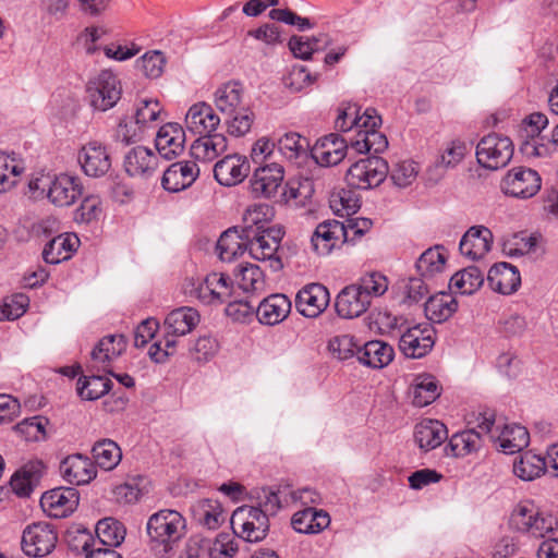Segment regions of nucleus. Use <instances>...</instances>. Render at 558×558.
Instances as JSON below:
<instances>
[{
	"label": "nucleus",
	"instance_id": "31",
	"mask_svg": "<svg viewBox=\"0 0 558 558\" xmlns=\"http://www.w3.org/2000/svg\"><path fill=\"white\" fill-rule=\"evenodd\" d=\"M493 441L505 453L511 454L521 451L530 442L527 429L517 423H507L497 425Z\"/></svg>",
	"mask_w": 558,
	"mask_h": 558
},
{
	"label": "nucleus",
	"instance_id": "37",
	"mask_svg": "<svg viewBox=\"0 0 558 558\" xmlns=\"http://www.w3.org/2000/svg\"><path fill=\"white\" fill-rule=\"evenodd\" d=\"M192 513L199 525L213 531L219 529L227 519V511L221 502L213 498L197 500L192 506Z\"/></svg>",
	"mask_w": 558,
	"mask_h": 558
},
{
	"label": "nucleus",
	"instance_id": "2",
	"mask_svg": "<svg viewBox=\"0 0 558 558\" xmlns=\"http://www.w3.org/2000/svg\"><path fill=\"white\" fill-rule=\"evenodd\" d=\"M509 524L517 532L544 538L558 529V518L553 512L539 508L532 500H522L513 507Z\"/></svg>",
	"mask_w": 558,
	"mask_h": 558
},
{
	"label": "nucleus",
	"instance_id": "35",
	"mask_svg": "<svg viewBox=\"0 0 558 558\" xmlns=\"http://www.w3.org/2000/svg\"><path fill=\"white\" fill-rule=\"evenodd\" d=\"M330 524L329 514L315 507H306L296 511L291 518V525L296 533L318 534Z\"/></svg>",
	"mask_w": 558,
	"mask_h": 558
},
{
	"label": "nucleus",
	"instance_id": "25",
	"mask_svg": "<svg viewBox=\"0 0 558 558\" xmlns=\"http://www.w3.org/2000/svg\"><path fill=\"white\" fill-rule=\"evenodd\" d=\"M199 175V168L193 160L179 161L170 165L161 179L162 187L177 193L190 187Z\"/></svg>",
	"mask_w": 558,
	"mask_h": 558
},
{
	"label": "nucleus",
	"instance_id": "60",
	"mask_svg": "<svg viewBox=\"0 0 558 558\" xmlns=\"http://www.w3.org/2000/svg\"><path fill=\"white\" fill-rule=\"evenodd\" d=\"M110 379L105 376H84L78 379L77 392L83 400H97L110 390Z\"/></svg>",
	"mask_w": 558,
	"mask_h": 558
},
{
	"label": "nucleus",
	"instance_id": "58",
	"mask_svg": "<svg viewBox=\"0 0 558 558\" xmlns=\"http://www.w3.org/2000/svg\"><path fill=\"white\" fill-rule=\"evenodd\" d=\"M162 112V106L157 98L143 97L135 104L134 120L144 130L154 126Z\"/></svg>",
	"mask_w": 558,
	"mask_h": 558
},
{
	"label": "nucleus",
	"instance_id": "44",
	"mask_svg": "<svg viewBox=\"0 0 558 558\" xmlns=\"http://www.w3.org/2000/svg\"><path fill=\"white\" fill-rule=\"evenodd\" d=\"M41 477V464L29 462L15 471L10 481L13 493L20 497L29 496Z\"/></svg>",
	"mask_w": 558,
	"mask_h": 558
},
{
	"label": "nucleus",
	"instance_id": "62",
	"mask_svg": "<svg viewBox=\"0 0 558 558\" xmlns=\"http://www.w3.org/2000/svg\"><path fill=\"white\" fill-rule=\"evenodd\" d=\"M558 150V144L554 142V133L551 138L547 140L543 136L532 140H525L521 143V151L526 158H549Z\"/></svg>",
	"mask_w": 558,
	"mask_h": 558
},
{
	"label": "nucleus",
	"instance_id": "57",
	"mask_svg": "<svg viewBox=\"0 0 558 558\" xmlns=\"http://www.w3.org/2000/svg\"><path fill=\"white\" fill-rule=\"evenodd\" d=\"M354 284L366 296L367 301L384 295L389 287L388 278L379 271H369L362 275Z\"/></svg>",
	"mask_w": 558,
	"mask_h": 558
},
{
	"label": "nucleus",
	"instance_id": "38",
	"mask_svg": "<svg viewBox=\"0 0 558 558\" xmlns=\"http://www.w3.org/2000/svg\"><path fill=\"white\" fill-rule=\"evenodd\" d=\"M378 128L371 126L368 123L362 125L355 134L349 137L351 147L359 154L383 153L388 146V141Z\"/></svg>",
	"mask_w": 558,
	"mask_h": 558
},
{
	"label": "nucleus",
	"instance_id": "42",
	"mask_svg": "<svg viewBox=\"0 0 558 558\" xmlns=\"http://www.w3.org/2000/svg\"><path fill=\"white\" fill-rule=\"evenodd\" d=\"M458 310V302L451 293L439 292L428 298L424 312L429 322L444 323Z\"/></svg>",
	"mask_w": 558,
	"mask_h": 558
},
{
	"label": "nucleus",
	"instance_id": "30",
	"mask_svg": "<svg viewBox=\"0 0 558 558\" xmlns=\"http://www.w3.org/2000/svg\"><path fill=\"white\" fill-rule=\"evenodd\" d=\"M371 302L366 300L359 288L351 283L340 290L336 298V312L341 318L352 319L364 314Z\"/></svg>",
	"mask_w": 558,
	"mask_h": 558
},
{
	"label": "nucleus",
	"instance_id": "54",
	"mask_svg": "<svg viewBox=\"0 0 558 558\" xmlns=\"http://www.w3.org/2000/svg\"><path fill=\"white\" fill-rule=\"evenodd\" d=\"M252 499L256 501L255 508H260L266 515L276 514L283 506L289 505L287 495L282 490H276L270 487L254 489L251 493Z\"/></svg>",
	"mask_w": 558,
	"mask_h": 558
},
{
	"label": "nucleus",
	"instance_id": "7",
	"mask_svg": "<svg viewBox=\"0 0 558 558\" xmlns=\"http://www.w3.org/2000/svg\"><path fill=\"white\" fill-rule=\"evenodd\" d=\"M86 93L96 110L106 111L121 98L122 86L113 72H99L88 81Z\"/></svg>",
	"mask_w": 558,
	"mask_h": 558
},
{
	"label": "nucleus",
	"instance_id": "16",
	"mask_svg": "<svg viewBox=\"0 0 558 558\" xmlns=\"http://www.w3.org/2000/svg\"><path fill=\"white\" fill-rule=\"evenodd\" d=\"M80 494L73 487H57L46 492L40 499V505L49 517L66 518L77 508Z\"/></svg>",
	"mask_w": 558,
	"mask_h": 558
},
{
	"label": "nucleus",
	"instance_id": "61",
	"mask_svg": "<svg viewBox=\"0 0 558 558\" xmlns=\"http://www.w3.org/2000/svg\"><path fill=\"white\" fill-rule=\"evenodd\" d=\"M49 420L41 415L24 418L15 426V430L26 441H43L47 438Z\"/></svg>",
	"mask_w": 558,
	"mask_h": 558
},
{
	"label": "nucleus",
	"instance_id": "17",
	"mask_svg": "<svg viewBox=\"0 0 558 558\" xmlns=\"http://www.w3.org/2000/svg\"><path fill=\"white\" fill-rule=\"evenodd\" d=\"M77 160L83 172L92 178H100L111 168V157L107 147L97 141H90L83 145Z\"/></svg>",
	"mask_w": 558,
	"mask_h": 558
},
{
	"label": "nucleus",
	"instance_id": "33",
	"mask_svg": "<svg viewBox=\"0 0 558 558\" xmlns=\"http://www.w3.org/2000/svg\"><path fill=\"white\" fill-rule=\"evenodd\" d=\"M291 312V301L281 293H275L265 298L256 308L259 323L275 326L283 322Z\"/></svg>",
	"mask_w": 558,
	"mask_h": 558
},
{
	"label": "nucleus",
	"instance_id": "3",
	"mask_svg": "<svg viewBox=\"0 0 558 558\" xmlns=\"http://www.w3.org/2000/svg\"><path fill=\"white\" fill-rule=\"evenodd\" d=\"M183 291L204 305L219 306L232 299L233 281L225 272L213 271L202 279H186Z\"/></svg>",
	"mask_w": 558,
	"mask_h": 558
},
{
	"label": "nucleus",
	"instance_id": "10",
	"mask_svg": "<svg viewBox=\"0 0 558 558\" xmlns=\"http://www.w3.org/2000/svg\"><path fill=\"white\" fill-rule=\"evenodd\" d=\"M542 179L537 171L514 167L510 169L501 182V190L506 195L517 198L533 197L541 189Z\"/></svg>",
	"mask_w": 558,
	"mask_h": 558
},
{
	"label": "nucleus",
	"instance_id": "41",
	"mask_svg": "<svg viewBox=\"0 0 558 558\" xmlns=\"http://www.w3.org/2000/svg\"><path fill=\"white\" fill-rule=\"evenodd\" d=\"M395 356L393 348L380 340H373L361 347L357 360L365 366L383 368L387 366Z\"/></svg>",
	"mask_w": 558,
	"mask_h": 558
},
{
	"label": "nucleus",
	"instance_id": "52",
	"mask_svg": "<svg viewBox=\"0 0 558 558\" xmlns=\"http://www.w3.org/2000/svg\"><path fill=\"white\" fill-rule=\"evenodd\" d=\"M234 276L239 288L244 292H262L266 287L265 275L255 264L239 265Z\"/></svg>",
	"mask_w": 558,
	"mask_h": 558
},
{
	"label": "nucleus",
	"instance_id": "9",
	"mask_svg": "<svg viewBox=\"0 0 558 558\" xmlns=\"http://www.w3.org/2000/svg\"><path fill=\"white\" fill-rule=\"evenodd\" d=\"M283 236L280 227L268 228L264 232H255L250 238H245L247 242V251L256 260H269L270 266L277 270L282 267L277 252Z\"/></svg>",
	"mask_w": 558,
	"mask_h": 558
},
{
	"label": "nucleus",
	"instance_id": "14",
	"mask_svg": "<svg viewBox=\"0 0 558 558\" xmlns=\"http://www.w3.org/2000/svg\"><path fill=\"white\" fill-rule=\"evenodd\" d=\"M345 243L343 222L325 220L318 223L311 236L312 250L319 256H327Z\"/></svg>",
	"mask_w": 558,
	"mask_h": 558
},
{
	"label": "nucleus",
	"instance_id": "21",
	"mask_svg": "<svg viewBox=\"0 0 558 558\" xmlns=\"http://www.w3.org/2000/svg\"><path fill=\"white\" fill-rule=\"evenodd\" d=\"M348 141L338 134H329L319 138L311 150L313 159L322 167L340 163L347 156Z\"/></svg>",
	"mask_w": 558,
	"mask_h": 558
},
{
	"label": "nucleus",
	"instance_id": "47",
	"mask_svg": "<svg viewBox=\"0 0 558 558\" xmlns=\"http://www.w3.org/2000/svg\"><path fill=\"white\" fill-rule=\"evenodd\" d=\"M94 464L105 471L113 470L122 459V451L118 444L111 439H101L92 448Z\"/></svg>",
	"mask_w": 558,
	"mask_h": 558
},
{
	"label": "nucleus",
	"instance_id": "34",
	"mask_svg": "<svg viewBox=\"0 0 558 558\" xmlns=\"http://www.w3.org/2000/svg\"><path fill=\"white\" fill-rule=\"evenodd\" d=\"M447 259L448 254L442 245L429 247L417 258L416 272L425 280L437 279L446 271Z\"/></svg>",
	"mask_w": 558,
	"mask_h": 558
},
{
	"label": "nucleus",
	"instance_id": "28",
	"mask_svg": "<svg viewBox=\"0 0 558 558\" xmlns=\"http://www.w3.org/2000/svg\"><path fill=\"white\" fill-rule=\"evenodd\" d=\"M185 132L183 128L175 122L163 124L157 132L155 147L158 154L167 159L178 157L184 150Z\"/></svg>",
	"mask_w": 558,
	"mask_h": 558
},
{
	"label": "nucleus",
	"instance_id": "53",
	"mask_svg": "<svg viewBox=\"0 0 558 558\" xmlns=\"http://www.w3.org/2000/svg\"><path fill=\"white\" fill-rule=\"evenodd\" d=\"M480 447V433L475 429H466L450 437L446 451L448 456L460 458L476 451Z\"/></svg>",
	"mask_w": 558,
	"mask_h": 558
},
{
	"label": "nucleus",
	"instance_id": "50",
	"mask_svg": "<svg viewBox=\"0 0 558 558\" xmlns=\"http://www.w3.org/2000/svg\"><path fill=\"white\" fill-rule=\"evenodd\" d=\"M243 88L238 82H229L220 86L215 93V105L225 114L239 111L242 102Z\"/></svg>",
	"mask_w": 558,
	"mask_h": 558
},
{
	"label": "nucleus",
	"instance_id": "49",
	"mask_svg": "<svg viewBox=\"0 0 558 558\" xmlns=\"http://www.w3.org/2000/svg\"><path fill=\"white\" fill-rule=\"evenodd\" d=\"M484 282V274L475 266L466 267L450 278V289L460 294H473Z\"/></svg>",
	"mask_w": 558,
	"mask_h": 558
},
{
	"label": "nucleus",
	"instance_id": "1",
	"mask_svg": "<svg viewBox=\"0 0 558 558\" xmlns=\"http://www.w3.org/2000/svg\"><path fill=\"white\" fill-rule=\"evenodd\" d=\"M146 533L151 550L166 556L185 537L186 519L177 510L161 509L148 517Z\"/></svg>",
	"mask_w": 558,
	"mask_h": 558
},
{
	"label": "nucleus",
	"instance_id": "48",
	"mask_svg": "<svg viewBox=\"0 0 558 558\" xmlns=\"http://www.w3.org/2000/svg\"><path fill=\"white\" fill-rule=\"evenodd\" d=\"M546 470L545 459L531 451H526L513 462V473L522 481H534Z\"/></svg>",
	"mask_w": 558,
	"mask_h": 558
},
{
	"label": "nucleus",
	"instance_id": "8",
	"mask_svg": "<svg viewBox=\"0 0 558 558\" xmlns=\"http://www.w3.org/2000/svg\"><path fill=\"white\" fill-rule=\"evenodd\" d=\"M436 330L429 323L407 327L400 335L399 349L410 359H422L434 348Z\"/></svg>",
	"mask_w": 558,
	"mask_h": 558
},
{
	"label": "nucleus",
	"instance_id": "39",
	"mask_svg": "<svg viewBox=\"0 0 558 558\" xmlns=\"http://www.w3.org/2000/svg\"><path fill=\"white\" fill-rule=\"evenodd\" d=\"M228 141L221 133H209L199 135L191 146V154L194 159L209 162L227 150Z\"/></svg>",
	"mask_w": 558,
	"mask_h": 558
},
{
	"label": "nucleus",
	"instance_id": "32",
	"mask_svg": "<svg viewBox=\"0 0 558 558\" xmlns=\"http://www.w3.org/2000/svg\"><path fill=\"white\" fill-rule=\"evenodd\" d=\"M447 437V427L438 420L423 418L414 427V441L425 452L439 447Z\"/></svg>",
	"mask_w": 558,
	"mask_h": 558
},
{
	"label": "nucleus",
	"instance_id": "6",
	"mask_svg": "<svg viewBox=\"0 0 558 558\" xmlns=\"http://www.w3.org/2000/svg\"><path fill=\"white\" fill-rule=\"evenodd\" d=\"M388 173L387 162L377 156H371L354 162L345 173L349 186L369 190L384 182Z\"/></svg>",
	"mask_w": 558,
	"mask_h": 558
},
{
	"label": "nucleus",
	"instance_id": "5",
	"mask_svg": "<svg viewBox=\"0 0 558 558\" xmlns=\"http://www.w3.org/2000/svg\"><path fill=\"white\" fill-rule=\"evenodd\" d=\"M513 156V144L508 136L492 133L484 136L476 146L477 162L489 170L506 167Z\"/></svg>",
	"mask_w": 558,
	"mask_h": 558
},
{
	"label": "nucleus",
	"instance_id": "23",
	"mask_svg": "<svg viewBox=\"0 0 558 558\" xmlns=\"http://www.w3.org/2000/svg\"><path fill=\"white\" fill-rule=\"evenodd\" d=\"M126 349L123 335H109L99 340L90 353L92 366L105 373H111V363Z\"/></svg>",
	"mask_w": 558,
	"mask_h": 558
},
{
	"label": "nucleus",
	"instance_id": "27",
	"mask_svg": "<svg viewBox=\"0 0 558 558\" xmlns=\"http://www.w3.org/2000/svg\"><path fill=\"white\" fill-rule=\"evenodd\" d=\"M492 244V231L484 226H473L461 238L459 250L469 259L478 260L490 251Z\"/></svg>",
	"mask_w": 558,
	"mask_h": 558
},
{
	"label": "nucleus",
	"instance_id": "36",
	"mask_svg": "<svg viewBox=\"0 0 558 558\" xmlns=\"http://www.w3.org/2000/svg\"><path fill=\"white\" fill-rule=\"evenodd\" d=\"M80 246V239L75 233H61L52 238L43 250L46 263L57 265L70 259Z\"/></svg>",
	"mask_w": 558,
	"mask_h": 558
},
{
	"label": "nucleus",
	"instance_id": "59",
	"mask_svg": "<svg viewBox=\"0 0 558 558\" xmlns=\"http://www.w3.org/2000/svg\"><path fill=\"white\" fill-rule=\"evenodd\" d=\"M328 350L331 355L339 361H348L354 356L357 357L361 351V344L356 341L354 336L343 333L329 339Z\"/></svg>",
	"mask_w": 558,
	"mask_h": 558
},
{
	"label": "nucleus",
	"instance_id": "56",
	"mask_svg": "<svg viewBox=\"0 0 558 558\" xmlns=\"http://www.w3.org/2000/svg\"><path fill=\"white\" fill-rule=\"evenodd\" d=\"M204 544L209 558H234L239 551L234 533L221 532L214 538H205Z\"/></svg>",
	"mask_w": 558,
	"mask_h": 558
},
{
	"label": "nucleus",
	"instance_id": "13",
	"mask_svg": "<svg viewBox=\"0 0 558 558\" xmlns=\"http://www.w3.org/2000/svg\"><path fill=\"white\" fill-rule=\"evenodd\" d=\"M199 319L198 312L190 306H182L171 311L163 322L166 347L174 348L177 338L190 333L198 325Z\"/></svg>",
	"mask_w": 558,
	"mask_h": 558
},
{
	"label": "nucleus",
	"instance_id": "46",
	"mask_svg": "<svg viewBox=\"0 0 558 558\" xmlns=\"http://www.w3.org/2000/svg\"><path fill=\"white\" fill-rule=\"evenodd\" d=\"M280 154L289 161L298 162L307 157L310 143L296 132H286L277 138Z\"/></svg>",
	"mask_w": 558,
	"mask_h": 558
},
{
	"label": "nucleus",
	"instance_id": "29",
	"mask_svg": "<svg viewBox=\"0 0 558 558\" xmlns=\"http://www.w3.org/2000/svg\"><path fill=\"white\" fill-rule=\"evenodd\" d=\"M487 282L493 291L509 295L514 293L521 286V275L515 266L501 262L490 267Z\"/></svg>",
	"mask_w": 558,
	"mask_h": 558
},
{
	"label": "nucleus",
	"instance_id": "12",
	"mask_svg": "<svg viewBox=\"0 0 558 558\" xmlns=\"http://www.w3.org/2000/svg\"><path fill=\"white\" fill-rule=\"evenodd\" d=\"M368 123L371 126H379L381 119L373 108H366L361 112V108L353 102H342L337 109L335 126L340 132L356 133L362 125Z\"/></svg>",
	"mask_w": 558,
	"mask_h": 558
},
{
	"label": "nucleus",
	"instance_id": "40",
	"mask_svg": "<svg viewBox=\"0 0 558 558\" xmlns=\"http://www.w3.org/2000/svg\"><path fill=\"white\" fill-rule=\"evenodd\" d=\"M274 208L267 204H254L243 214L242 232L244 238H250L255 232H264L272 228Z\"/></svg>",
	"mask_w": 558,
	"mask_h": 558
},
{
	"label": "nucleus",
	"instance_id": "26",
	"mask_svg": "<svg viewBox=\"0 0 558 558\" xmlns=\"http://www.w3.org/2000/svg\"><path fill=\"white\" fill-rule=\"evenodd\" d=\"M60 472L63 480L72 485L88 484L97 475L94 462L80 453L68 456L60 464Z\"/></svg>",
	"mask_w": 558,
	"mask_h": 558
},
{
	"label": "nucleus",
	"instance_id": "45",
	"mask_svg": "<svg viewBox=\"0 0 558 558\" xmlns=\"http://www.w3.org/2000/svg\"><path fill=\"white\" fill-rule=\"evenodd\" d=\"M247 250V242L236 229H228L217 241L216 251L222 262L231 263Z\"/></svg>",
	"mask_w": 558,
	"mask_h": 558
},
{
	"label": "nucleus",
	"instance_id": "51",
	"mask_svg": "<svg viewBox=\"0 0 558 558\" xmlns=\"http://www.w3.org/2000/svg\"><path fill=\"white\" fill-rule=\"evenodd\" d=\"M413 404L423 408L440 396L438 380L429 374L418 375L413 384Z\"/></svg>",
	"mask_w": 558,
	"mask_h": 558
},
{
	"label": "nucleus",
	"instance_id": "64",
	"mask_svg": "<svg viewBox=\"0 0 558 558\" xmlns=\"http://www.w3.org/2000/svg\"><path fill=\"white\" fill-rule=\"evenodd\" d=\"M537 244L535 235L514 234L504 242L502 251L511 257L523 256L533 252Z\"/></svg>",
	"mask_w": 558,
	"mask_h": 558
},
{
	"label": "nucleus",
	"instance_id": "15",
	"mask_svg": "<svg viewBox=\"0 0 558 558\" xmlns=\"http://www.w3.org/2000/svg\"><path fill=\"white\" fill-rule=\"evenodd\" d=\"M284 179L283 167L277 162L259 166L250 179L251 192L255 197L275 196Z\"/></svg>",
	"mask_w": 558,
	"mask_h": 558
},
{
	"label": "nucleus",
	"instance_id": "20",
	"mask_svg": "<svg viewBox=\"0 0 558 558\" xmlns=\"http://www.w3.org/2000/svg\"><path fill=\"white\" fill-rule=\"evenodd\" d=\"M82 193L83 186L77 177L61 173L53 177L47 197L54 206L68 207L73 205Z\"/></svg>",
	"mask_w": 558,
	"mask_h": 558
},
{
	"label": "nucleus",
	"instance_id": "55",
	"mask_svg": "<svg viewBox=\"0 0 558 558\" xmlns=\"http://www.w3.org/2000/svg\"><path fill=\"white\" fill-rule=\"evenodd\" d=\"M125 534L124 525L113 518H105L96 525V543L101 546L118 547L124 541Z\"/></svg>",
	"mask_w": 558,
	"mask_h": 558
},
{
	"label": "nucleus",
	"instance_id": "63",
	"mask_svg": "<svg viewBox=\"0 0 558 558\" xmlns=\"http://www.w3.org/2000/svg\"><path fill=\"white\" fill-rule=\"evenodd\" d=\"M418 172L420 167L417 162L413 160H401L392 167L390 179L395 185L407 187L416 180Z\"/></svg>",
	"mask_w": 558,
	"mask_h": 558
},
{
	"label": "nucleus",
	"instance_id": "19",
	"mask_svg": "<svg viewBox=\"0 0 558 558\" xmlns=\"http://www.w3.org/2000/svg\"><path fill=\"white\" fill-rule=\"evenodd\" d=\"M159 159L157 154L146 146H135L124 156L123 167L132 178L148 179L158 169Z\"/></svg>",
	"mask_w": 558,
	"mask_h": 558
},
{
	"label": "nucleus",
	"instance_id": "11",
	"mask_svg": "<svg viewBox=\"0 0 558 558\" xmlns=\"http://www.w3.org/2000/svg\"><path fill=\"white\" fill-rule=\"evenodd\" d=\"M57 539V533L51 524L37 522L24 530L22 548L27 556L44 557L53 550Z\"/></svg>",
	"mask_w": 558,
	"mask_h": 558
},
{
	"label": "nucleus",
	"instance_id": "24",
	"mask_svg": "<svg viewBox=\"0 0 558 558\" xmlns=\"http://www.w3.org/2000/svg\"><path fill=\"white\" fill-rule=\"evenodd\" d=\"M184 122L191 133L204 135L216 132L221 120L209 104L197 101L186 111Z\"/></svg>",
	"mask_w": 558,
	"mask_h": 558
},
{
	"label": "nucleus",
	"instance_id": "4",
	"mask_svg": "<svg viewBox=\"0 0 558 558\" xmlns=\"http://www.w3.org/2000/svg\"><path fill=\"white\" fill-rule=\"evenodd\" d=\"M234 535L247 543L262 542L269 531V519L260 508L241 506L231 515Z\"/></svg>",
	"mask_w": 558,
	"mask_h": 558
},
{
	"label": "nucleus",
	"instance_id": "18",
	"mask_svg": "<svg viewBox=\"0 0 558 558\" xmlns=\"http://www.w3.org/2000/svg\"><path fill=\"white\" fill-rule=\"evenodd\" d=\"M330 294L320 283L303 287L296 294L295 306L301 315L308 318L318 317L328 306Z\"/></svg>",
	"mask_w": 558,
	"mask_h": 558
},
{
	"label": "nucleus",
	"instance_id": "43",
	"mask_svg": "<svg viewBox=\"0 0 558 558\" xmlns=\"http://www.w3.org/2000/svg\"><path fill=\"white\" fill-rule=\"evenodd\" d=\"M26 170L24 160L14 153L0 150V193L17 184Z\"/></svg>",
	"mask_w": 558,
	"mask_h": 558
},
{
	"label": "nucleus",
	"instance_id": "22",
	"mask_svg": "<svg viewBox=\"0 0 558 558\" xmlns=\"http://www.w3.org/2000/svg\"><path fill=\"white\" fill-rule=\"evenodd\" d=\"M248 172L250 165L247 158L239 154L225 156L214 167V177L223 186H233L241 183Z\"/></svg>",
	"mask_w": 558,
	"mask_h": 558
}]
</instances>
